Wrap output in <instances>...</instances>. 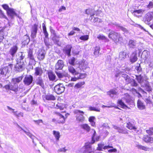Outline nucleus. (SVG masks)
Masks as SVG:
<instances>
[{
  "instance_id": "50",
  "label": "nucleus",
  "mask_w": 153,
  "mask_h": 153,
  "mask_svg": "<svg viewBox=\"0 0 153 153\" xmlns=\"http://www.w3.org/2000/svg\"><path fill=\"white\" fill-rule=\"evenodd\" d=\"M145 89L148 92L152 91V88L151 86L149 84H146L145 85Z\"/></svg>"
},
{
  "instance_id": "41",
  "label": "nucleus",
  "mask_w": 153,
  "mask_h": 153,
  "mask_svg": "<svg viewBox=\"0 0 153 153\" xmlns=\"http://www.w3.org/2000/svg\"><path fill=\"white\" fill-rule=\"evenodd\" d=\"M55 73L59 78H62L64 77L67 76L68 75V74L67 73L65 74H63L57 71H55Z\"/></svg>"
},
{
  "instance_id": "38",
  "label": "nucleus",
  "mask_w": 153,
  "mask_h": 153,
  "mask_svg": "<svg viewBox=\"0 0 153 153\" xmlns=\"http://www.w3.org/2000/svg\"><path fill=\"white\" fill-rule=\"evenodd\" d=\"M53 134L54 135L56 140L58 141L60 137L59 132V131L54 130L53 131Z\"/></svg>"
},
{
  "instance_id": "28",
  "label": "nucleus",
  "mask_w": 153,
  "mask_h": 153,
  "mask_svg": "<svg viewBox=\"0 0 153 153\" xmlns=\"http://www.w3.org/2000/svg\"><path fill=\"white\" fill-rule=\"evenodd\" d=\"M9 71L8 66H5L0 69V74L1 75H5Z\"/></svg>"
},
{
  "instance_id": "23",
  "label": "nucleus",
  "mask_w": 153,
  "mask_h": 153,
  "mask_svg": "<svg viewBox=\"0 0 153 153\" xmlns=\"http://www.w3.org/2000/svg\"><path fill=\"white\" fill-rule=\"evenodd\" d=\"M128 56V54L127 53L124 52V51L120 52L119 54V58L120 60H123L125 59L127 57V56Z\"/></svg>"
},
{
  "instance_id": "61",
  "label": "nucleus",
  "mask_w": 153,
  "mask_h": 153,
  "mask_svg": "<svg viewBox=\"0 0 153 153\" xmlns=\"http://www.w3.org/2000/svg\"><path fill=\"white\" fill-rule=\"evenodd\" d=\"M142 77L141 75H136V79L139 83H140L141 81Z\"/></svg>"
},
{
  "instance_id": "49",
  "label": "nucleus",
  "mask_w": 153,
  "mask_h": 153,
  "mask_svg": "<svg viewBox=\"0 0 153 153\" xmlns=\"http://www.w3.org/2000/svg\"><path fill=\"white\" fill-rule=\"evenodd\" d=\"M89 109L90 111H94L97 112H100V110L99 108H96L95 107L92 106L89 107Z\"/></svg>"
},
{
  "instance_id": "62",
  "label": "nucleus",
  "mask_w": 153,
  "mask_h": 153,
  "mask_svg": "<svg viewBox=\"0 0 153 153\" xmlns=\"http://www.w3.org/2000/svg\"><path fill=\"white\" fill-rule=\"evenodd\" d=\"M31 38L34 39L36 37L37 32L31 31Z\"/></svg>"
},
{
  "instance_id": "57",
  "label": "nucleus",
  "mask_w": 153,
  "mask_h": 153,
  "mask_svg": "<svg viewBox=\"0 0 153 153\" xmlns=\"http://www.w3.org/2000/svg\"><path fill=\"white\" fill-rule=\"evenodd\" d=\"M24 57H25V56L23 55V54L22 53H21V55H20V56H19V57L16 60V62L23 61L22 60L24 59Z\"/></svg>"
},
{
  "instance_id": "3",
  "label": "nucleus",
  "mask_w": 153,
  "mask_h": 153,
  "mask_svg": "<svg viewBox=\"0 0 153 153\" xmlns=\"http://www.w3.org/2000/svg\"><path fill=\"white\" fill-rule=\"evenodd\" d=\"M74 113L76 115V120L78 123H82L85 120L84 111L79 110H75L74 111Z\"/></svg>"
},
{
  "instance_id": "34",
  "label": "nucleus",
  "mask_w": 153,
  "mask_h": 153,
  "mask_svg": "<svg viewBox=\"0 0 153 153\" xmlns=\"http://www.w3.org/2000/svg\"><path fill=\"white\" fill-rule=\"evenodd\" d=\"M117 103L120 105L121 108H123L125 109L128 108V106L126 105L121 100H119L117 101Z\"/></svg>"
},
{
  "instance_id": "54",
  "label": "nucleus",
  "mask_w": 153,
  "mask_h": 153,
  "mask_svg": "<svg viewBox=\"0 0 153 153\" xmlns=\"http://www.w3.org/2000/svg\"><path fill=\"white\" fill-rule=\"evenodd\" d=\"M0 18L7 19L6 16L4 15L3 12L0 9Z\"/></svg>"
},
{
  "instance_id": "60",
  "label": "nucleus",
  "mask_w": 153,
  "mask_h": 153,
  "mask_svg": "<svg viewBox=\"0 0 153 153\" xmlns=\"http://www.w3.org/2000/svg\"><path fill=\"white\" fill-rule=\"evenodd\" d=\"M104 145L101 143H99L98 144V147H97V149L99 151H102V148Z\"/></svg>"
},
{
  "instance_id": "1",
  "label": "nucleus",
  "mask_w": 153,
  "mask_h": 153,
  "mask_svg": "<svg viewBox=\"0 0 153 153\" xmlns=\"http://www.w3.org/2000/svg\"><path fill=\"white\" fill-rule=\"evenodd\" d=\"M66 111H62L60 112L57 111H55L54 112L57 117L56 118H53L52 119V122L55 123H56L63 124L64 123L65 121V119L67 117V115H68V113L65 114V116L62 114L65 113Z\"/></svg>"
},
{
  "instance_id": "55",
  "label": "nucleus",
  "mask_w": 153,
  "mask_h": 153,
  "mask_svg": "<svg viewBox=\"0 0 153 153\" xmlns=\"http://www.w3.org/2000/svg\"><path fill=\"white\" fill-rule=\"evenodd\" d=\"M86 74L85 73H79V75L78 76L79 79H82L86 77Z\"/></svg>"
},
{
  "instance_id": "46",
  "label": "nucleus",
  "mask_w": 153,
  "mask_h": 153,
  "mask_svg": "<svg viewBox=\"0 0 153 153\" xmlns=\"http://www.w3.org/2000/svg\"><path fill=\"white\" fill-rule=\"evenodd\" d=\"M129 46L131 48H134L136 45L135 42L134 40H130L128 44Z\"/></svg>"
},
{
  "instance_id": "7",
  "label": "nucleus",
  "mask_w": 153,
  "mask_h": 153,
  "mask_svg": "<svg viewBox=\"0 0 153 153\" xmlns=\"http://www.w3.org/2000/svg\"><path fill=\"white\" fill-rule=\"evenodd\" d=\"M153 17V14L150 12H148L145 15L143 20L145 23L148 24L152 19Z\"/></svg>"
},
{
  "instance_id": "36",
  "label": "nucleus",
  "mask_w": 153,
  "mask_h": 153,
  "mask_svg": "<svg viewBox=\"0 0 153 153\" xmlns=\"http://www.w3.org/2000/svg\"><path fill=\"white\" fill-rule=\"evenodd\" d=\"M36 84L37 85H39L41 86L43 85V81L41 77H38L36 81Z\"/></svg>"
},
{
  "instance_id": "35",
  "label": "nucleus",
  "mask_w": 153,
  "mask_h": 153,
  "mask_svg": "<svg viewBox=\"0 0 153 153\" xmlns=\"http://www.w3.org/2000/svg\"><path fill=\"white\" fill-rule=\"evenodd\" d=\"M85 84V82L84 81L79 82L75 84L74 87L75 88L77 89L82 88V85Z\"/></svg>"
},
{
  "instance_id": "42",
  "label": "nucleus",
  "mask_w": 153,
  "mask_h": 153,
  "mask_svg": "<svg viewBox=\"0 0 153 153\" xmlns=\"http://www.w3.org/2000/svg\"><path fill=\"white\" fill-rule=\"evenodd\" d=\"M146 133L149 135H153V127L149 128L146 130Z\"/></svg>"
},
{
  "instance_id": "21",
  "label": "nucleus",
  "mask_w": 153,
  "mask_h": 153,
  "mask_svg": "<svg viewBox=\"0 0 153 153\" xmlns=\"http://www.w3.org/2000/svg\"><path fill=\"white\" fill-rule=\"evenodd\" d=\"M85 11L86 13L88 15H90L91 17L94 16H97L99 15V14L97 11H95L93 13H92V10L91 9H87Z\"/></svg>"
},
{
  "instance_id": "19",
  "label": "nucleus",
  "mask_w": 153,
  "mask_h": 153,
  "mask_svg": "<svg viewBox=\"0 0 153 153\" xmlns=\"http://www.w3.org/2000/svg\"><path fill=\"white\" fill-rule=\"evenodd\" d=\"M137 108L140 110H142L145 109L146 108L145 105L139 99L137 100Z\"/></svg>"
},
{
  "instance_id": "53",
  "label": "nucleus",
  "mask_w": 153,
  "mask_h": 153,
  "mask_svg": "<svg viewBox=\"0 0 153 153\" xmlns=\"http://www.w3.org/2000/svg\"><path fill=\"white\" fill-rule=\"evenodd\" d=\"M75 58L74 57H72L69 61V63L71 65L74 66L75 65Z\"/></svg>"
},
{
  "instance_id": "63",
  "label": "nucleus",
  "mask_w": 153,
  "mask_h": 153,
  "mask_svg": "<svg viewBox=\"0 0 153 153\" xmlns=\"http://www.w3.org/2000/svg\"><path fill=\"white\" fill-rule=\"evenodd\" d=\"M153 7V3L151 1H150L149 2V4L147 6V7L149 9H151Z\"/></svg>"
},
{
  "instance_id": "11",
  "label": "nucleus",
  "mask_w": 153,
  "mask_h": 153,
  "mask_svg": "<svg viewBox=\"0 0 153 153\" xmlns=\"http://www.w3.org/2000/svg\"><path fill=\"white\" fill-rule=\"evenodd\" d=\"M34 74L35 76H41L43 73V71L40 67H36L34 68Z\"/></svg>"
},
{
  "instance_id": "26",
  "label": "nucleus",
  "mask_w": 153,
  "mask_h": 153,
  "mask_svg": "<svg viewBox=\"0 0 153 153\" xmlns=\"http://www.w3.org/2000/svg\"><path fill=\"white\" fill-rule=\"evenodd\" d=\"M11 86V91L16 93L19 90L20 88L18 85L15 83H14L13 85L12 84Z\"/></svg>"
},
{
  "instance_id": "64",
  "label": "nucleus",
  "mask_w": 153,
  "mask_h": 153,
  "mask_svg": "<svg viewBox=\"0 0 153 153\" xmlns=\"http://www.w3.org/2000/svg\"><path fill=\"white\" fill-rule=\"evenodd\" d=\"M135 69L137 70L138 73L142 72V68L140 67V64H139V65L135 67Z\"/></svg>"
},
{
  "instance_id": "27",
  "label": "nucleus",
  "mask_w": 153,
  "mask_h": 153,
  "mask_svg": "<svg viewBox=\"0 0 153 153\" xmlns=\"http://www.w3.org/2000/svg\"><path fill=\"white\" fill-rule=\"evenodd\" d=\"M137 147L138 149L147 151H149L150 150V148L147 147L146 146H144L138 144L137 146Z\"/></svg>"
},
{
  "instance_id": "56",
  "label": "nucleus",
  "mask_w": 153,
  "mask_h": 153,
  "mask_svg": "<svg viewBox=\"0 0 153 153\" xmlns=\"http://www.w3.org/2000/svg\"><path fill=\"white\" fill-rule=\"evenodd\" d=\"M14 114L16 117L18 118L20 117H23V113L21 112H20L19 113H17V111H14L13 112Z\"/></svg>"
},
{
  "instance_id": "25",
  "label": "nucleus",
  "mask_w": 153,
  "mask_h": 153,
  "mask_svg": "<svg viewBox=\"0 0 153 153\" xmlns=\"http://www.w3.org/2000/svg\"><path fill=\"white\" fill-rule=\"evenodd\" d=\"M68 69L69 71L73 75H76L79 74V73L76 71L73 66H69Z\"/></svg>"
},
{
  "instance_id": "18",
  "label": "nucleus",
  "mask_w": 153,
  "mask_h": 153,
  "mask_svg": "<svg viewBox=\"0 0 153 153\" xmlns=\"http://www.w3.org/2000/svg\"><path fill=\"white\" fill-rule=\"evenodd\" d=\"M136 52H133L132 53L131 56L130 58V62L132 63L137 61L138 58L137 56Z\"/></svg>"
},
{
  "instance_id": "5",
  "label": "nucleus",
  "mask_w": 153,
  "mask_h": 153,
  "mask_svg": "<svg viewBox=\"0 0 153 153\" xmlns=\"http://www.w3.org/2000/svg\"><path fill=\"white\" fill-rule=\"evenodd\" d=\"M65 87L62 84L59 83L56 85L54 88L55 92L57 94H60L62 93L65 90Z\"/></svg>"
},
{
  "instance_id": "32",
  "label": "nucleus",
  "mask_w": 153,
  "mask_h": 153,
  "mask_svg": "<svg viewBox=\"0 0 153 153\" xmlns=\"http://www.w3.org/2000/svg\"><path fill=\"white\" fill-rule=\"evenodd\" d=\"M42 26L43 32L44 34L45 37L46 38H48L49 34L47 31L45 24V23H43L42 24Z\"/></svg>"
},
{
  "instance_id": "30",
  "label": "nucleus",
  "mask_w": 153,
  "mask_h": 153,
  "mask_svg": "<svg viewBox=\"0 0 153 153\" xmlns=\"http://www.w3.org/2000/svg\"><path fill=\"white\" fill-rule=\"evenodd\" d=\"M7 13L10 16L13 17L14 15H16V14L13 8H10L7 11Z\"/></svg>"
},
{
  "instance_id": "22",
  "label": "nucleus",
  "mask_w": 153,
  "mask_h": 153,
  "mask_svg": "<svg viewBox=\"0 0 153 153\" xmlns=\"http://www.w3.org/2000/svg\"><path fill=\"white\" fill-rule=\"evenodd\" d=\"M47 74L49 79L50 81H53L55 80L56 76L55 74L52 71H48L47 72Z\"/></svg>"
},
{
  "instance_id": "16",
  "label": "nucleus",
  "mask_w": 153,
  "mask_h": 153,
  "mask_svg": "<svg viewBox=\"0 0 153 153\" xmlns=\"http://www.w3.org/2000/svg\"><path fill=\"white\" fill-rule=\"evenodd\" d=\"M78 68L81 71H84V70L87 68V65L85 64V62L81 61L79 62Z\"/></svg>"
},
{
  "instance_id": "12",
  "label": "nucleus",
  "mask_w": 153,
  "mask_h": 153,
  "mask_svg": "<svg viewBox=\"0 0 153 153\" xmlns=\"http://www.w3.org/2000/svg\"><path fill=\"white\" fill-rule=\"evenodd\" d=\"M144 11V10H143L142 9H139L138 10H134L131 12V13L134 16L137 18H139L140 17H141V16L138 15L137 14H142Z\"/></svg>"
},
{
  "instance_id": "8",
  "label": "nucleus",
  "mask_w": 153,
  "mask_h": 153,
  "mask_svg": "<svg viewBox=\"0 0 153 153\" xmlns=\"http://www.w3.org/2000/svg\"><path fill=\"white\" fill-rule=\"evenodd\" d=\"M33 81V77L31 75H29L28 76H26L23 80L24 83L26 85H30Z\"/></svg>"
},
{
  "instance_id": "59",
  "label": "nucleus",
  "mask_w": 153,
  "mask_h": 153,
  "mask_svg": "<svg viewBox=\"0 0 153 153\" xmlns=\"http://www.w3.org/2000/svg\"><path fill=\"white\" fill-rule=\"evenodd\" d=\"M3 8L7 11L10 8L8 5L6 4H4L1 5Z\"/></svg>"
},
{
  "instance_id": "9",
  "label": "nucleus",
  "mask_w": 153,
  "mask_h": 153,
  "mask_svg": "<svg viewBox=\"0 0 153 153\" xmlns=\"http://www.w3.org/2000/svg\"><path fill=\"white\" fill-rule=\"evenodd\" d=\"M64 62L62 60H59L55 64V69L58 70H62L64 67Z\"/></svg>"
},
{
  "instance_id": "24",
  "label": "nucleus",
  "mask_w": 153,
  "mask_h": 153,
  "mask_svg": "<svg viewBox=\"0 0 153 153\" xmlns=\"http://www.w3.org/2000/svg\"><path fill=\"white\" fill-rule=\"evenodd\" d=\"M45 53L44 52L41 51L39 52L37 55V58L39 61H41L44 59L45 58Z\"/></svg>"
},
{
  "instance_id": "52",
  "label": "nucleus",
  "mask_w": 153,
  "mask_h": 153,
  "mask_svg": "<svg viewBox=\"0 0 153 153\" xmlns=\"http://www.w3.org/2000/svg\"><path fill=\"white\" fill-rule=\"evenodd\" d=\"M38 25L36 24H34L32 27L31 31L37 32Z\"/></svg>"
},
{
  "instance_id": "45",
  "label": "nucleus",
  "mask_w": 153,
  "mask_h": 153,
  "mask_svg": "<svg viewBox=\"0 0 153 153\" xmlns=\"http://www.w3.org/2000/svg\"><path fill=\"white\" fill-rule=\"evenodd\" d=\"M128 130L126 128H120L119 130H118V132L120 133L126 134L128 133Z\"/></svg>"
},
{
  "instance_id": "58",
  "label": "nucleus",
  "mask_w": 153,
  "mask_h": 153,
  "mask_svg": "<svg viewBox=\"0 0 153 153\" xmlns=\"http://www.w3.org/2000/svg\"><path fill=\"white\" fill-rule=\"evenodd\" d=\"M130 83L132 86L136 87L138 85V84L136 82L135 80L132 79L131 83Z\"/></svg>"
},
{
  "instance_id": "43",
  "label": "nucleus",
  "mask_w": 153,
  "mask_h": 153,
  "mask_svg": "<svg viewBox=\"0 0 153 153\" xmlns=\"http://www.w3.org/2000/svg\"><path fill=\"white\" fill-rule=\"evenodd\" d=\"M11 84H12L11 83H9V84L5 85L4 86V88L5 89L7 92H8L9 91H11Z\"/></svg>"
},
{
  "instance_id": "6",
  "label": "nucleus",
  "mask_w": 153,
  "mask_h": 153,
  "mask_svg": "<svg viewBox=\"0 0 153 153\" xmlns=\"http://www.w3.org/2000/svg\"><path fill=\"white\" fill-rule=\"evenodd\" d=\"M50 30L51 33V36H53L51 38L52 40L54 43L56 44L58 43L59 42V40L58 39L60 37L57 35L55 30L53 29H50Z\"/></svg>"
},
{
  "instance_id": "48",
  "label": "nucleus",
  "mask_w": 153,
  "mask_h": 153,
  "mask_svg": "<svg viewBox=\"0 0 153 153\" xmlns=\"http://www.w3.org/2000/svg\"><path fill=\"white\" fill-rule=\"evenodd\" d=\"M92 130L93 131L94 133L91 137V141H92V143H94L95 142V137L97 135V133L96 131L94 129H93Z\"/></svg>"
},
{
  "instance_id": "31",
  "label": "nucleus",
  "mask_w": 153,
  "mask_h": 153,
  "mask_svg": "<svg viewBox=\"0 0 153 153\" xmlns=\"http://www.w3.org/2000/svg\"><path fill=\"white\" fill-rule=\"evenodd\" d=\"M23 76H22L17 77L13 78L12 79V81L16 83H19L22 80Z\"/></svg>"
},
{
  "instance_id": "47",
  "label": "nucleus",
  "mask_w": 153,
  "mask_h": 153,
  "mask_svg": "<svg viewBox=\"0 0 153 153\" xmlns=\"http://www.w3.org/2000/svg\"><path fill=\"white\" fill-rule=\"evenodd\" d=\"M107 94L108 95H109L110 96H111V95H117V92L115 91V90L112 89L110 90L109 91H108L107 92Z\"/></svg>"
},
{
  "instance_id": "20",
  "label": "nucleus",
  "mask_w": 153,
  "mask_h": 153,
  "mask_svg": "<svg viewBox=\"0 0 153 153\" xmlns=\"http://www.w3.org/2000/svg\"><path fill=\"white\" fill-rule=\"evenodd\" d=\"M18 50V48L16 45L13 46L12 47L9 52L10 55L13 56H14V54L16 53Z\"/></svg>"
},
{
  "instance_id": "15",
  "label": "nucleus",
  "mask_w": 153,
  "mask_h": 153,
  "mask_svg": "<svg viewBox=\"0 0 153 153\" xmlns=\"http://www.w3.org/2000/svg\"><path fill=\"white\" fill-rule=\"evenodd\" d=\"M5 27H3L0 28V41L1 42L4 39V36L6 33L7 34V32L5 30Z\"/></svg>"
},
{
  "instance_id": "51",
  "label": "nucleus",
  "mask_w": 153,
  "mask_h": 153,
  "mask_svg": "<svg viewBox=\"0 0 153 153\" xmlns=\"http://www.w3.org/2000/svg\"><path fill=\"white\" fill-rule=\"evenodd\" d=\"M88 39L89 36L88 35L82 36L79 37L80 39L84 41L87 40Z\"/></svg>"
},
{
  "instance_id": "2",
  "label": "nucleus",
  "mask_w": 153,
  "mask_h": 153,
  "mask_svg": "<svg viewBox=\"0 0 153 153\" xmlns=\"http://www.w3.org/2000/svg\"><path fill=\"white\" fill-rule=\"evenodd\" d=\"M108 37L116 43H121L123 40V37L120 33L111 30L108 34Z\"/></svg>"
},
{
  "instance_id": "39",
  "label": "nucleus",
  "mask_w": 153,
  "mask_h": 153,
  "mask_svg": "<svg viewBox=\"0 0 153 153\" xmlns=\"http://www.w3.org/2000/svg\"><path fill=\"white\" fill-rule=\"evenodd\" d=\"M94 143H92V141L91 142H88L85 143V145L83 147L85 149H91V145Z\"/></svg>"
},
{
  "instance_id": "44",
  "label": "nucleus",
  "mask_w": 153,
  "mask_h": 153,
  "mask_svg": "<svg viewBox=\"0 0 153 153\" xmlns=\"http://www.w3.org/2000/svg\"><path fill=\"white\" fill-rule=\"evenodd\" d=\"M100 51V48L99 46H96L94 47V53L95 55H98Z\"/></svg>"
},
{
  "instance_id": "4",
  "label": "nucleus",
  "mask_w": 153,
  "mask_h": 153,
  "mask_svg": "<svg viewBox=\"0 0 153 153\" xmlns=\"http://www.w3.org/2000/svg\"><path fill=\"white\" fill-rule=\"evenodd\" d=\"M16 62L14 67L15 71L17 72H20L24 70L25 66L24 62L18 61Z\"/></svg>"
},
{
  "instance_id": "40",
  "label": "nucleus",
  "mask_w": 153,
  "mask_h": 153,
  "mask_svg": "<svg viewBox=\"0 0 153 153\" xmlns=\"http://www.w3.org/2000/svg\"><path fill=\"white\" fill-rule=\"evenodd\" d=\"M45 99L48 100H54L56 99L54 96L52 94L47 95L45 96Z\"/></svg>"
},
{
  "instance_id": "13",
  "label": "nucleus",
  "mask_w": 153,
  "mask_h": 153,
  "mask_svg": "<svg viewBox=\"0 0 153 153\" xmlns=\"http://www.w3.org/2000/svg\"><path fill=\"white\" fill-rule=\"evenodd\" d=\"M126 127L129 129L134 130L136 133H137L139 131V130H137V128L130 122H128L127 123Z\"/></svg>"
},
{
  "instance_id": "29",
  "label": "nucleus",
  "mask_w": 153,
  "mask_h": 153,
  "mask_svg": "<svg viewBox=\"0 0 153 153\" xmlns=\"http://www.w3.org/2000/svg\"><path fill=\"white\" fill-rule=\"evenodd\" d=\"M81 128L86 131L87 132H88L90 130L91 128L87 124L85 123L82 124L81 125Z\"/></svg>"
},
{
  "instance_id": "17",
  "label": "nucleus",
  "mask_w": 153,
  "mask_h": 153,
  "mask_svg": "<svg viewBox=\"0 0 153 153\" xmlns=\"http://www.w3.org/2000/svg\"><path fill=\"white\" fill-rule=\"evenodd\" d=\"M72 48L71 45H68L65 47L64 50V51L69 56H71V52Z\"/></svg>"
},
{
  "instance_id": "37",
  "label": "nucleus",
  "mask_w": 153,
  "mask_h": 153,
  "mask_svg": "<svg viewBox=\"0 0 153 153\" xmlns=\"http://www.w3.org/2000/svg\"><path fill=\"white\" fill-rule=\"evenodd\" d=\"M97 38L99 40H105L106 42H108L109 41V39L107 37L102 34L99 35Z\"/></svg>"
},
{
  "instance_id": "10",
  "label": "nucleus",
  "mask_w": 153,
  "mask_h": 153,
  "mask_svg": "<svg viewBox=\"0 0 153 153\" xmlns=\"http://www.w3.org/2000/svg\"><path fill=\"white\" fill-rule=\"evenodd\" d=\"M142 139L144 142L146 143H153V137L148 134L144 135Z\"/></svg>"
},
{
  "instance_id": "33",
  "label": "nucleus",
  "mask_w": 153,
  "mask_h": 153,
  "mask_svg": "<svg viewBox=\"0 0 153 153\" xmlns=\"http://www.w3.org/2000/svg\"><path fill=\"white\" fill-rule=\"evenodd\" d=\"M123 99L125 100L126 102L127 103H129L131 101L130 96L128 93L125 94V97Z\"/></svg>"
},
{
  "instance_id": "14",
  "label": "nucleus",
  "mask_w": 153,
  "mask_h": 153,
  "mask_svg": "<svg viewBox=\"0 0 153 153\" xmlns=\"http://www.w3.org/2000/svg\"><path fill=\"white\" fill-rule=\"evenodd\" d=\"M33 50L32 48L29 49L27 51V58L30 60L35 61V58L33 54Z\"/></svg>"
}]
</instances>
